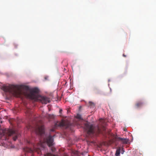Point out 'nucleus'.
Listing matches in <instances>:
<instances>
[{
	"instance_id": "nucleus-15",
	"label": "nucleus",
	"mask_w": 156,
	"mask_h": 156,
	"mask_svg": "<svg viewBox=\"0 0 156 156\" xmlns=\"http://www.w3.org/2000/svg\"><path fill=\"white\" fill-rule=\"evenodd\" d=\"M55 148H51V150L52 151H55Z\"/></svg>"
},
{
	"instance_id": "nucleus-11",
	"label": "nucleus",
	"mask_w": 156,
	"mask_h": 156,
	"mask_svg": "<svg viewBox=\"0 0 156 156\" xmlns=\"http://www.w3.org/2000/svg\"><path fill=\"white\" fill-rule=\"evenodd\" d=\"M120 150L121 149L120 147H119L118 148L116 151L115 153V155L116 156H119L120 155Z\"/></svg>"
},
{
	"instance_id": "nucleus-21",
	"label": "nucleus",
	"mask_w": 156,
	"mask_h": 156,
	"mask_svg": "<svg viewBox=\"0 0 156 156\" xmlns=\"http://www.w3.org/2000/svg\"><path fill=\"white\" fill-rule=\"evenodd\" d=\"M57 125V124H55V126H56Z\"/></svg>"
},
{
	"instance_id": "nucleus-14",
	"label": "nucleus",
	"mask_w": 156,
	"mask_h": 156,
	"mask_svg": "<svg viewBox=\"0 0 156 156\" xmlns=\"http://www.w3.org/2000/svg\"><path fill=\"white\" fill-rule=\"evenodd\" d=\"M89 105L91 106H94L95 105L94 103L92 102H89Z\"/></svg>"
},
{
	"instance_id": "nucleus-6",
	"label": "nucleus",
	"mask_w": 156,
	"mask_h": 156,
	"mask_svg": "<svg viewBox=\"0 0 156 156\" xmlns=\"http://www.w3.org/2000/svg\"><path fill=\"white\" fill-rule=\"evenodd\" d=\"M113 142H115L116 141H120L123 144H126L129 141V140L126 138H122L118 137L116 135L114 136V138L113 139Z\"/></svg>"
},
{
	"instance_id": "nucleus-18",
	"label": "nucleus",
	"mask_w": 156,
	"mask_h": 156,
	"mask_svg": "<svg viewBox=\"0 0 156 156\" xmlns=\"http://www.w3.org/2000/svg\"><path fill=\"white\" fill-rule=\"evenodd\" d=\"M48 78V77H46H46H44V79H45V80H47Z\"/></svg>"
},
{
	"instance_id": "nucleus-9",
	"label": "nucleus",
	"mask_w": 156,
	"mask_h": 156,
	"mask_svg": "<svg viewBox=\"0 0 156 156\" xmlns=\"http://www.w3.org/2000/svg\"><path fill=\"white\" fill-rule=\"evenodd\" d=\"M32 110L28 108H27L25 109V113L27 116L30 117L32 116Z\"/></svg>"
},
{
	"instance_id": "nucleus-13",
	"label": "nucleus",
	"mask_w": 156,
	"mask_h": 156,
	"mask_svg": "<svg viewBox=\"0 0 156 156\" xmlns=\"http://www.w3.org/2000/svg\"><path fill=\"white\" fill-rule=\"evenodd\" d=\"M76 117L77 118L79 119H81V115H80L79 114H77L76 115Z\"/></svg>"
},
{
	"instance_id": "nucleus-20",
	"label": "nucleus",
	"mask_w": 156,
	"mask_h": 156,
	"mask_svg": "<svg viewBox=\"0 0 156 156\" xmlns=\"http://www.w3.org/2000/svg\"><path fill=\"white\" fill-rule=\"evenodd\" d=\"M54 129H51V131H54Z\"/></svg>"
},
{
	"instance_id": "nucleus-3",
	"label": "nucleus",
	"mask_w": 156,
	"mask_h": 156,
	"mask_svg": "<svg viewBox=\"0 0 156 156\" xmlns=\"http://www.w3.org/2000/svg\"><path fill=\"white\" fill-rule=\"evenodd\" d=\"M28 129L34 131L37 134L41 136H42L44 133V126L42 125H40L36 122L34 126L32 127L30 126Z\"/></svg>"
},
{
	"instance_id": "nucleus-10",
	"label": "nucleus",
	"mask_w": 156,
	"mask_h": 156,
	"mask_svg": "<svg viewBox=\"0 0 156 156\" xmlns=\"http://www.w3.org/2000/svg\"><path fill=\"white\" fill-rule=\"evenodd\" d=\"M143 103L141 101H139L136 102V106L137 108H139L142 105Z\"/></svg>"
},
{
	"instance_id": "nucleus-16",
	"label": "nucleus",
	"mask_w": 156,
	"mask_h": 156,
	"mask_svg": "<svg viewBox=\"0 0 156 156\" xmlns=\"http://www.w3.org/2000/svg\"><path fill=\"white\" fill-rule=\"evenodd\" d=\"M62 111V109H60V110H59V113H61Z\"/></svg>"
},
{
	"instance_id": "nucleus-4",
	"label": "nucleus",
	"mask_w": 156,
	"mask_h": 156,
	"mask_svg": "<svg viewBox=\"0 0 156 156\" xmlns=\"http://www.w3.org/2000/svg\"><path fill=\"white\" fill-rule=\"evenodd\" d=\"M53 141L54 140L53 137L51 135H49L46 138L44 139V142L41 141L39 144L41 147L44 148L43 144L44 142H46L48 146L49 147H50L53 145Z\"/></svg>"
},
{
	"instance_id": "nucleus-5",
	"label": "nucleus",
	"mask_w": 156,
	"mask_h": 156,
	"mask_svg": "<svg viewBox=\"0 0 156 156\" xmlns=\"http://www.w3.org/2000/svg\"><path fill=\"white\" fill-rule=\"evenodd\" d=\"M3 133V134L5 136H9L14 135L13 140L14 141H16L18 136H19V134L16 131L10 129H5L4 130Z\"/></svg>"
},
{
	"instance_id": "nucleus-17",
	"label": "nucleus",
	"mask_w": 156,
	"mask_h": 156,
	"mask_svg": "<svg viewBox=\"0 0 156 156\" xmlns=\"http://www.w3.org/2000/svg\"><path fill=\"white\" fill-rule=\"evenodd\" d=\"M122 55L123 57H126V55H125L124 54H123Z\"/></svg>"
},
{
	"instance_id": "nucleus-12",
	"label": "nucleus",
	"mask_w": 156,
	"mask_h": 156,
	"mask_svg": "<svg viewBox=\"0 0 156 156\" xmlns=\"http://www.w3.org/2000/svg\"><path fill=\"white\" fill-rule=\"evenodd\" d=\"M100 125H102V126L103 127V129L104 130L105 129V128L104 127V126L105 124V122H104V120L103 119H101L100 120Z\"/></svg>"
},
{
	"instance_id": "nucleus-1",
	"label": "nucleus",
	"mask_w": 156,
	"mask_h": 156,
	"mask_svg": "<svg viewBox=\"0 0 156 156\" xmlns=\"http://www.w3.org/2000/svg\"><path fill=\"white\" fill-rule=\"evenodd\" d=\"M2 89L4 92H8L17 97H20L23 94L27 96L31 99L36 101H40L42 104H46L50 102L49 98L44 96L38 95V89L37 88L32 89L30 90L29 93L23 92L22 89L27 91L29 90V88L25 85H14L3 86Z\"/></svg>"
},
{
	"instance_id": "nucleus-22",
	"label": "nucleus",
	"mask_w": 156,
	"mask_h": 156,
	"mask_svg": "<svg viewBox=\"0 0 156 156\" xmlns=\"http://www.w3.org/2000/svg\"><path fill=\"white\" fill-rule=\"evenodd\" d=\"M124 130L126 131V129H124Z\"/></svg>"
},
{
	"instance_id": "nucleus-19",
	"label": "nucleus",
	"mask_w": 156,
	"mask_h": 156,
	"mask_svg": "<svg viewBox=\"0 0 156 156\" xmlns=\"http://www.w3.org/2000/svg\"><path fill=\"white\" fill-rule=\"evenodd\" d=\"M27 143H28V144H30V141H28V140H27Z\"/></svg>"
},
{
	"instance_id": "nucleus-7",
	"label": "nucleus",
	"mask_w": 156,
	"mask_h": 156,
	"mask_svg": "<svg viewBox=\"0 0 156 156\" xmlns=\"http://www.w3.org/2000/svg\"><path fill=\"white\" fill-rule=\"evenodd\" d=\"M38 148V147H36L34 145H33V148L26 147L24 148V151L27 152L32 153L34 151L36 150V149Z\"/></svg>"
},
{
	"instance_id": "nucleus-8",
	"label": "nucleus",
	"mask_w": 156,
	"mask_h": 156,
	"mask_svg": "<svg viewBox=\"0 0 156 156\" xmlns=\"http://www.w3.org/2000/svg\"><path fill=\"white\" fill-rule=\"evenodd\" d=\"M59 126L66 127V128H68L70 126V123H66L65 121H62L58 124Z\"/></svg>"
},
{
	"instance_id": "nucleus-2",
	"label": "nucleus",
	"mask_w": 156,
	"mask_h": 156,
	"mask_svg": "<svg viewBox=\"0 0 156 156\" xmlns=\"http://www.w3.org/2000/svg\"><path fill=\"white\" fill-rule=\"evenodd\" d=\"M84 128L90 136L97 135L101 132V129L98 126L94 127L92 125L87 122L84 123Z\"/></svg>"
}]
</instances>
